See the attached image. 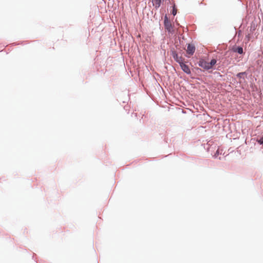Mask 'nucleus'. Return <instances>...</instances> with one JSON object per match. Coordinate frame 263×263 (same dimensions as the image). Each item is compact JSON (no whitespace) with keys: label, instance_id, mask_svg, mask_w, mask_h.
<instances>
[{"label":"nucleus","instance_id":"1","mask_svg":"<svg viewBox=\"0 0 263 263\" xmlns=\"http://www.w3.org/2000/svg\"><path fill=\"white\" fill-rule=\"evenodd\" d=\"M164 27L169 32L172 33L173 32V26L170 21L167 18V16H165L164 21Z\"/></svg>","mask_w":263,"mask_h":263},{"label":"nucleus","instance_id":"2","mask_svg":"<svg viewBox=\"0 0 263 263\" xmlns=\"http://www.w3.org/2000/svg\"><path fill=\"white\" fill-rule=\"evenodd\" d=\"M195 51V47L192 44H189L186 49V52L189 55H193Z\"/></svg>","mask_w":263,"mask_h":263},{"label":"nucleus","instance_id":"3","mask_svg":"<svg viewBox=\"0 0 263 263\" xmlns=\"http://www.w3.org/2000/svg\"><path fill=\"white\" fill-rule=\"evenodd\" d=\"M234 51L237 52L239 54L243 53V48L241 47H236L233 48Z\"/></svg>","mask_w":263,"mask_h":263},{"label":"nucleus","instance_id":"4","mask_svg":"<svg viewBox=\"0 0 263 263\" xmlns=\"http://www.w3.org/2000/svg\"><path fill=\"white\" fill-rule=\"evenodd\" d=\"M153 5L156 8L160 7L161 4V0H152Z\"/></svg>","mask_w":263,"mask_h":263},{"label":"nucleus","instance_id":"5","mask_svg":"<svg viewBox=\"0 0 263 263\" xmlns=\"http://www.w3.org/2000/svg\"><path fill=\"white\" fill-rule=\"evenodd\" d=\"M182 70L187 74L191 73V70L189 67H181Z\"/></svg>","mask_w":263,"mask_h":263},{"label":"nucleus","instance_id":"6","mask_svg":"<svg viewBox=\"0 0 263 263\" xmlns=\"http://www.w3.org/2000/svg\"><path fill=\"white\" fill-rule=\"evenodd\" d=\"M216 63V60L215 59H212L210 62L211 66H214Z\"/></svg>","mask_w":263,"mask_h":263},{"label":"nucleus","instance_id":"7","mask_svg":"<svg viewBox=\"0 0 263 263\" xmlns=\"http://www.w3.org/2000/svg\"><path fill=\"white\" fill-rule=\"evenodd\" d=\"M177 10L175 7V6H174L173 7V11H172V14H173V15H175L177 14Z\"/></svg>","mask_w":263,"mask_h":263},{"label":"nucleus","instance_id":"8","mask_svg":"<svg viewBox=\"0 0 263 263\" xmlns=\"http://www.w3.org/2000/svg\"><path fill=\"white\" fill-rule=\"evenodd\" d=\"M257 142L260 144H263V137H261L259 140H257Z\"/></svg>","mask_w":263,"mask_h":263},{"label":"nucleus","instance_id":"9","mask_svg":"<svg viewBox=\"0 0 263 263\" xmlns=\"http://www.w3.org/2000/svg\"><path fill=\"white\" fill-rule=\"evenodd\" d=\"M205 69V70H209L210 68H212V67H209V66H207V67H203Z\"/></svg>","mask_w":263,"mask_h":263}]
</instances>
